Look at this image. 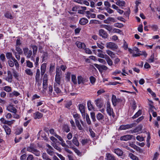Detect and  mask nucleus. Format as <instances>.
Wrapping results in <instances>:
<instances>
[{
  "label": "nucleus",
  "mask_w": 160,
  "mask_h": 160,
  "mask_svg": "<svg viewBox=\"0 0 160 160\" xmlns=\"http://www.w3.org/2000/svg\"><path fill=\"white\" fill-rule=\"evenodd\" d=\"M106 111L107 113L109 116H112L113 118H114L115 114L113 109L111 108L110 103L109 101L107 102V103Z\"/></svg>",
  "instance_id": "4"
},
{
  "label": "nucleus",
  "mask_w": 160,
  "mask_h": 160,
  "mask_svg": "<svg viewBox=\"0 0 160 160\" xmlns=\"http://www.w3.org/2000/svg\"><path fill=\"white\" fill-rule=\"evenodd\" d=\"M43 114L38 112H37L34 114V118L35 119L41 118Z\"/></svg>",
  "instance_id": "20"
},
{
  "label": "nucleus",
  "mask_w": 160,
  "mask_h": 160,
  "mask_svg": "<svg viewBox=\"0 0 160 160\" xmlns=\"http://www.w3.org/2000/svg\"><path fill=\"white\" fill-rule=\"evenodd\" d=\"M147 91L148 92L153 96L154 97H156V95L155 94V93H154L152 91L151 89L150 88H148L147 89Z\"/></svg>",
  "instance_id": "62"
},
{
  "label": "nucleus",
  "mask_w": 160,
  "mask_h": 160,
  "mask_svg": "<svg viewBox=\"0 0 160 160\" xmlns=\"http://www.w3.org/2000/svg\"><path fill=\"white\" fill-rule=\"evenodd\" d=\"M16 50L18 52L19 54H22V51L19 46H16Z\"/></svg>",
  "instance_id": "52"
},
{
  "label": "nucleus",
  "mask_w": 160,
  "mask_h": 160,
  "mask_svg": "<svg viewBox=\"0 0 160 160\" xmlns=\"http://www.w3.org/2000/svg\"><path fill=\"white\" fill-rule=\"evenodd\" d=\"M23 131V129L22 128H18L17 129L16 131L15 132V134L16 135H19Z\"/></svg>",
  "instance_id": "44"
},
{
  "label": "nucleus",
  "mask_w": 160,
  "mask_h": 160,
  "mask_svg": "<svg viewBox=\"0 0 160 160\" xmlns=\"http://www.w3.org/2000/svg\"><path fill=\"white\" fill-rule=\"evenodd\" d=\"M105 58L107 63L109 66H111L112 65V61L108 56L106 55Z\"/></svg>",
  "instance_id": "27"
},
{
  "label": "nucleus",
  "mask_w": 160,
  "mask_h": 160,
  "mask_svg": "<svg viewBox=\"0 0 160 160\" xmlns=\"http://www.w3.org/2000/svg\"><path fill=\"white\" fill-rule=\"evenodd\" d=\"M40 70L39 69H38L37 70L36 75L35 76V79H38L40 77Z\"/></svg>",
  "instance_id": "60"
},
{
  "label": "nucleus",
  "mask_w": 160,
  "mask_h": 160,
  "mask_svg": "<svg viewBox=\"0 0 160 160\" xmlns=\"http://www.w3.org/2000/svg\"><path fill=\"white\" fill-rule=\"evenodd\" d=\"M104 116L100 113H98L97 115V118L99 121L102 120L104 118Z\"/></svg>",
  "instance_id": "35"
},
{
  "label": "nucleus",
  "mask_w": 160,
  "mask_h": 160,
  "mask_svg": "<svg viewBox=\"0 0 160 160\" xmlns=\"http://www.w3.org/2000/svg\"><path fill=\"white\" fill-rule=\"evenodd\" d=\"M27 151L33 153L36 156L38 157L40 156V151L35 148L33 145L31 144L27 148Z\"/></svg>",
  "instance_id": "1"
},
{
  "label": "nucleus",
  "mask_w": 160,
  "mask_h": 160,
  "mask_svg": "<svg viewBox=\"0 0 160 160\" xmlns=\"http://www.w3.org/2000/svg\"><path fill=\"white\" fill-rule=\"evenodd\" d=\"M71 80L74 84H77L76 77L75 75L73 74L72 75Z\"/></svg>",
  "instance_id": "38"
},
{
  "label": "nucleus",
  "mask_w": 160,
  "mask_h": 160,
  "mask_svg": "<svg viewBox=\"0 0 160 160\" xmlns=\"http://www.w3.org/2000/svg\"><path fill=\"white\" fill-rule=\"evenodd\" d=\"M0 58L3 62H4L5 61L6 58L5 56L3 54H2L0 55Z\"/></svg>",
  "instance_id": "61"
},
{
  "label": "nucleus",
  "mask_w": 160,
  "mask_h": 160,
  "mask_svg": "<svg viewBox=\"0 0 160 160\" xmlns=\"http://www.w3.org/2000/svg\"><path fill=\"white\" fill-rule=\"evenodd\" d=\"M89 131L90 133L91 136L92 137H95V133L93 132L91 128H89Z\"/></svg>",
  "instance_id": "64"
},
{
  "label": "nucleus",
  "mask_w": 160,
  "mask_h": 160,
  "mask_svg": "<svg viewBox=\"0 0 160 160\" xmlns=\"http://www.w3.org/2000/svg\"><path fill=\"white\" fill-rule=\"evenodd\" d=\"M7 110L9 112L16 113L17 112V109L12 105H9L7 107Z\"/></svg>",
  "instance_id": "15"
},
{
  "label": "nucleus",
  "mask_w": 160,
  "mask_h": 160,
  "mask_svg": "<svg viewBox=\"0 0 160 160\" xmlns=\"http://www.w3.org/2000/svg\"><path fill=\"white\" fill-rule=\"evenodd\" d=\"M72 142L76 146L78 147L79 146V142L77 138L76 137H73Z\"/></svg>",
  "instance_id": "32"
},
{
  "label": "nucleus",
  "mask_w": 160,
  "mask_h": 160,
  "mask_svg": "<svg viewBox=\"0 0 160 160\" xmlns=\"http://www.w3.org/2000/svg\"><path fill=\"white\" fill-rule=\"evenodd\" d=\"M25 72L28 75L30 76H32L33 74V72L30 69H27L25 70Z\"/></svg>",
  "instance_id": "37"
},
{
  "label": "nucleus",
  "mask_w": 160,
  "mask_h": 160,
  "mask_svg": "<svg viewBox=\"0 0 160 160\" xmlns=\"http://www.w3.org/2000/svg\"><path fill=\"white\" fill-rule=\"evenodd\" d=\"M31 47L33 50V55H35L37 53L38 50V47L34 45H32L31 46Z\"/></svg>",
  "instance_id": "36"
},
{
  "label": "nucleus",
  "mask_w": 160,
  "mask_h": 160,
  "mask_svg": "<svg viewBox=\"0 0 160 160\" xmlns=\"http://www.w3.org/2000/svg\"><path fill=\"white\" fill-rule=\"evenodd\" d=\"M133 135H126L121 137L120 139L121 140L126 141L131 139Z\"/></svg>",
  "instance_id": "13"
},
{
  "label": "nucleus",
  "mask_w": 160,
  "mask_h": 160,
  "mask_svg": "<svg viewBox=\"0 0 160 160\" xmlns=\"http://www.w3.org/2000/svg\"><path fill=\"white\" fill-rule=\"evenodd\" d=\"M15 121L14 120H12L11 121H8L6 120V122L5 124H7L9 126H11L12 124Z\"/></svg>",
  "instance_id": "55"
},
{
  "label": "nucleus",
  "mask_w": 160,
  "mask_h": 160,
  "mask_svg": "<svg viewBox=\"0 0 160 160\" xmlns=\"http://www.w3.org/2000/svg\"><path fill=\"white\" fill-rule=\"evenodd\" d=\"M91 118L92 119L93 122H95L96 121L95 116V113L94 112H92L90 113Z\"/></svg>",
  "instance_id": "58"
},
{
  "label": "nucleus",
  "mask_w": 160,
  "mask_h": 160,
  "mask_svg": "<svg viewBox=\"0 0 160 160\" xmlns=\"http://www.w3.org/2000/svg\"><path fill=\"white\" fill-rule=\"evenodd\" d=\"M12 76L8 75V76L4 78V79L8 82H11L12 81Z\"/></svg>",
  "instance_id": "42"
},
{
  "label": "nucleus",
  "mask_w": 160,
  "mask_h": 160,
  "mask_svg": "<svg viewBox=\"0 0 160 160\" xmlns=\"http://www.w3.org/2000/svg\"><path fill=\"white\" fill-rule=\"evenodd\" d=\"M6 57L8 59H11L12 60V58H15L12 56V53L11 52H7L6 53Z\"/></svg>",
  "instance_id": "34"
},
{
  "label": "nucleus",
  "mask_w": 160,
  "mask_h": 160,
  "mask_svg": "<svg viewBox=\"0 0 160 160\" xmlns=\"http://www.w3.org/2000/svg\"><path fill=\"white\" fill-rule=\"evenodd\" d=\"M88 22V20L85 18H82L79 21V23L82 25H85Z\"/></svg>",
  "instance_id": "25"
},
{
  "label": "nucleus",
  "mask_w": 160,
  "mask_h": 160,
  "mask_svg": "<svg viewBox=\"0 0 160 160\" xmlns=\"http://www.w3.org/2000/svg\"><path fill=\"white\" fill-rule=\"evenodd\" d=\"M142 114V112L141 110H139L132 117V118L133 119H135L139 116H140Z\"/></svg>",
  "instance_id": "43"
},
{
  "label": "nucleus",
  "mask_w": 160,
  "mask_h": 160,
  "mask_svg": "<svg viewBox=\"0 0 160 160\" xmlns=\"http://www.w3.org/2000/svg\"><path fill=\"white\" fill-rule=\"evenodd\" d=\"M86 120L87 122V124L88 125H90L91 124V122L90 119L89 118V115L88 114H86Z\"/></svg>",
  "instance_id": "48"
},
{
  "label": "nucleus",
  "mask_w": 160,
  "mask_h": 160,
  "mask_svg": "<svg viewBox=\"0 0 160 160\" xmlns=\"http://www.w3.org/2000/svg\"><path fill=\"white\" fill-rule=\"evenodd\" d=\"M112 101L113 105L114 106H116L117 102H121L122 100L120 99H117L115 95H112Z\"/></svg>",
  "instance_id": "9"
},
{
  "label": "nucleus",
  "mask_w": 160,
  "mask_h": 160,
  "mask_svg": "<svg viewBox=\"0 0 160 160\" xmlns=\"http://www.w3.org/2000/svg\"><path fill=\"white\" fill-rule=\"evenodd\" d=\"M90 80L92 85H94L96 81L95 78L93 76H91L90 77Z\"/></svg>",
  "instance_id": "45"
},
{
  "label": "nucleus",
  "mask_w": 160,
  "mask_h": 160,
  "mask_svg": "<svg viewBox=\"0 0 160 160\" xmlns=\"http://www.w3.org/2000/svg\"><path fill=\"white\" fill-rule=\"evenodd\" d=\"M89 141V139H83L81 141V142L83 145H84L88 143Z\"/></svg>",
  "instance_id": "50"
},
{
  "label": "nucleus",
  "mask_w": 160,
  "mask_h": 160,
  "mask_svg": "<svg viewBox=\"0 0 160 160\" xmlns=\"http://www.w3.org/2000/svg\"><path fill=\"white\" fill-rule=\"evenodd\" d=\"M154 55H152L150 58L148 59V62L149 63H151L154 62Z\"/></svg>",
  "instance_id": "57"
},
{
  "label": "nucleus",
  "mask_w": 160,
  "mask_h": 160,
  "mask_svg": "<svg viewBox=\"0 0 160 160\" xmlns=\"http://www.w3.org/2000/svg\"><path fill=\"white\" fill-rule=\"evenodd\" d=\"M106 158L107 160H116L113 155L109 153L106 154Z\"/></svg>",
  "instance_id": "18"
},
{
  "label": "nucleus",
  "mask_w": 160,
  "mask_h": 160,
  "mask_svg": "<svg viewBox=\"0 0 160 160\" xmlns=\"http://www.w3.org/2000/svg\"><path fill=\"white\" fill-rule=\"evenodd\" d=\"M75 122L76 125V126L78 127V128L80 130H82V128L80 123L79 122L78 120H75Z\"/></svg>",
  "instance_id": "41"
},
{
  "label": "nucleus",
  "mask_w": 160,
  "mask_h": 160,
  "mask_svg": "<svg viewBox=\"0 0 160 160\" xmlns=\"http://www.w3.org/2000/svg\"><path fill=\"white\" fill-rule=\"evenodd\" d=\"M52 146L56 149L59 151L61 152V148L59 147L56 144L52 143Z\"/></svg>",
  "instance_id": "46"
},
{
  "label": "nucleus",
  "mask_w": 160,
  "mask_h": 160,
  "mask_svg": "<svg viewBox=\"0 0 160 160\" xmlns=\"http://www.w3.org/2000/svg\"><path fill=\"white\" fill-rule=\"evenodd\" d=\"M95 104L99 108H101L103 105V101L101 99H98L95 101Z\"/></svg>",
  "instance_id": "11"
},
{
  "label": "nucleus",
  "mask_w": 160,
  "mask_h": 160,
  "mask_svg": "<svg viewBox=\"0 0 160 160\" xmlns=\"http://www.w3.org/2000/svg\"><path fill=\"white\" fill-rule=\"evenodd\" d=\"M12 61L14 62L16 68L17 69H18L19 68V64L18 63V61L15 59L14 58H12Z\"/></svg>",
  "instance_id": "47"
},
{
  "label": "nucleus",
  "mask_w": 160,
  "mask_h": 160,
  "mask_svg": "<svg viewBox=\"0 0 160 160\" xmlns=\"http://www.w3.org/2000/svg\"><path fill=\"white\" fill-rule=\"evenodd\" d=\"M48 57V53L46 52H44L42 56V61L43 62L47 59Z\"/></svg>",
  "instance_id": "49"
},
{
  "label": "nucleus",
  "mask_w": 160,
  "mask_h": 160,
  "mask_svg": "<svg viewBox=\"0 0 160 160\" xmlns=\"http://www.w3.org/2000/svg\"><path fill=\"white\" fill-rule=\"evenodd\" d=\"M116 4L120 6H124L125 5V2L123 1L118 0L116 2Z\"/></svg>",
  "instance_id": "33"
},
{
  "label": "nucleus",
  "mask_w": 160,
  "mask_h": 160,
  "mask_svg": "<svg viewBox=\"0 0 160 160\" xmlns=\"http://www.w3.org/2000/svg\"><path fill=\"white\" fill-rule=\"evenodd\" d=\"M78 83L80 84L81 83H84L87 82V80L84 78H83L81 76H79L78 77Z\"/></svg>",
  "instance_id": "16"
},
{
  "label": "nucleus",
  "mask_w": 160,
  "mask_h": 160,
  "mask_svg": "<svg viewBox=\"0 0 160 160\" xmlns=\"http://www.w3.org/2000/svg\"><path fill=\"white\" fill-rule=\"evenodd\" d=\"M136 138L140 142L144 140V138L143 137H141L139 135L137 136Z\"/></svg>",
  "instance_id": "63"
},
{
  "label": "nucleus",
  "mask_w": 160,
  "mask_h": 160,
  "mask_svg": "<svg viewBox=\"0 0 160 160\" xmlns=\"http://www.w3.org/2000/svg\"><path fill=\"white\" fill-rule=\"evenodd\" d=\"M94 66L97 68L100 72H102L103 70L106 71L108 68L106 66L103 65H99L96 63L94 64Z\"/></svg>",
  "instance_id": "6"
},
{
  "label": "nucleus",
  "mask_w": 160,
  "mask_h": 160,
  "mask_svg": "<svg viewBox=\"0 0 160 160\" xmlns=\"http://www.w3.org/2000/svg\"><path fill=\"white\" fill-rule=\"evenodd\" d=\"M61 71L59 68H56V75L55 78V82L54 84H56L60 85L61 83Z\"/></svg>",
  "instance_id": "2"
},
{
  "label": "nucleus",
  "mask_w": 160,
  "mask_h": 160,
  "mask_svg": "<svg viewBox=\"0 0 160 160\" xmlns=\"http://www.w3.org/2000/svg\"><path fill=\"white\" fill-rule=\"evenodd\" d=\"M52 87L51 85H49L48 87V93L50 96L52 97H55L56 95L54 92H52Z\"/></svg>",
  "instance_id": "14"
},
{
  "label": "nucleus",
  "mask_w": 160,
  "mask_h": 160,
  "mask_svg": "<svg viewBox=\"0 0 160 160\" xmlns=\"http://www.w3.org/2000/svg\"><path fill=\"white\" fill-rule=\"evenodd\" d=\"M46 146L48 148L46 149L47 153L50 156H52L54 154L53 148L49 144H47Z\"/></svg>",
  "instance_id": "10"
},
{
  "label": "nucleus",
  "mask_w": 160,
  "mask_h": 160,
  "mask_svg": "<svg viewBox=\"0 0 160 160\" xmlns=\"http://www.w3.org/2000/svg\"><path fill=\"white\" fill-rule=\"evenodd\" d=\"M2 127L4 128L7 135H9L11 134V129L8 126L4 125Z\"/></svg>",
  "instance_id": "21"
},
{
  "label": "nucleus",
  "mask_w": 160,
  "mask_h": 160,
  "mask_svg": "<svg viewBox=\"0 0 160 160\" xmlns=\"http://www.w3.org/2000/svg\"><path fill=\"white\" fill-rule=\"evenodd\" d=\"M78 108L81 113L85 112V105L83 104H80L78 105Z\"/></svg>",
  "instance_id": "28"
},
{
  "label": "nucleus",
  "mask_w": 160,
  "mask_h": 160,
  "mask_svg": "<svg viewBox=\"0 0 160 160\" xmlns=\"http://www.w3.org/2000/svg\"><path fill=\"white\" fill-rule=\"evenodd\" d=\"M3 90L8 92H9L11 91V88L8 86H6L3 87Z\"/></svg>",
  "instance_id": "51"
},
{
  "label": "nucleus",
  "mask_w": 160,
  "mask_h": 160,
  "mask_svg": "<svg viewBox=\"0 0 160 160\" xmlns=\"http://www.w3.org/2000/svg\"><path fill=\"white\" fill-rule=\"evenodd\" d=\"M134 123H132L130 124H127L125 125H122L120 126L119 129L120 130H125L132 128L134 126Z\"/></svg>",
  "instance_id": "7"
},
{
  "label": "nucleus",
  "mask_w": 160,
  "mask_h": 160,
  "mask_svg": "<svg viewBox=\"0 0 160 160\" xmlns=\"http://www.w3.org/2000/svg\"><path fill=\"white\" fill-rule=\"evenodd\" d=\"M106 52L107 54L109 55L111 58H114L115 57V53L109 50H106Z\"/></svg>",
  "instance_id": "30"
},
{
  "label": "nucleus",
  "mask_w": 160,
  "mask_h": 160,
  "mask_svg": "<svg viewBox=\"0 0 160 160\" xmlns=\"http://www.w3.org/2000/svg\"><path fill=\"white\" fill-rule=\"evenodd\" d=\"M27 66L29 68H32L33 67L32 63L29 61H27Z\"/></svg>",
  "instance_id": "54"
},
{
  "label": "nucleus",
  "mask_w": 160,
  "mask_h": 160,
  "mask_svg": "<svg viewBox=\"0 0 160 160\" xmlns=\"http://www.w3.org/2000/svg\"><path fill=\"white\" fill-rule=\"evenodd\" d=\"M113 152L118 156H121L123 154V152L119 148L114 149Z\"/></svg>",
  "instance_id": "26"
},
{
  "label": "nucleus",
  "mask_w": 160,
  "mask_h": 160,
  "mask_svg": "<svg viewBox=\"0 0 160 160\" xmlns=\"http://www.w3.org/2000/svg\"><path fill=\"white\" fill-rule=\"evenodd\" d=\"M88 108L89 110H92L94 109L92 105L91 104L90 102H87Z\"/></svg>",
  "instance_id": "40"
},
{
  "label": "nucleus",
  "mask_w": 160,
  "mask_h": 160,
  "mask_svg": "<svg viewBox=\"0 0 160 160\" xmlns=\"http://www.w3.org/2000/svg\"><path fill=\"white\" fill-rule=\"evenodd\" d=\"M61 142L60 143V144H61V145L63 147H64V150L67 152L68 153H69V154H72V152L69 150L68 148V145L66 144L65 143L64 141L63 140L62 141H61Z\"/></svg>",
  "instance_id": "8"
},
{
  "label": "nucleus",
  "mask_w": 160,
  "mask_h": 160,
  "mask_svg": "<svg viewBox=\"0 0 160 160\" xmlns=\"http://www.w3.org/2000/svg\"><path fill=\"white\" fill-rule=\"evenodd\" d=\"M142 125H140L135 128L132 131L131 133H136L141 132L142 130Z\"/></svg>",
  "instance_id": "23"
},
{
  "label": "nucleus",
  "mask_w": 160,
  "mask_h": 160,
  "mask_svg": "<svg viewBox=\"0 0 160 160\" xmlns=\"http://www.w3.org/2000/svg\"><path fill=\"white\" fill-rule=\"evenodd\" d=\"M42 85L43 88L46 90L47 88L48 85V79L45 77H43V78Z\"/></svg>",
  "instance_id": "19"
},
{
  "label": "nucleus",
  "mask_w": 160,
  "mask_h": 160,
  "mask_svg": "<svg viewBox=\"0 0 160 160\" xmlns=\"http://www.w3.org/2000/svg\"><path fill=\"white\" fill-rule=\"evenodd\" d=\"M63 129L65 132H68L70 130L68 126L67 125H64L63 128Z\"/></svg>",
  "instance_id": "53"
},
{
  "label": "nucleus",
  "mask_w": 160,
  "mask_h": 160,
  "mask_svg": "<svg viewBox=\"0 0 160 160\" xmlns=\"http://www.w3.org/2000/svg\"><path fill=\"white\" fill-rule=\"evenodd\" d=\"M8 63L11 67H13L14 66V62L12 60H9L8 61Z\"/></svg>",
  "instance_id": "56"
},
{
  "label": "nucleus",
  "mask_w": 160,
  "mask_h": 160,
  "mask_svg": "<svg viewBox=\"0 0 160 160\" xmlns=\"http://www.w3.org/2000/svg\"><path fill=\"white\" fill-rule=\"evenodd\" d=\"M102 27L105 28L109 32H112V27L108 25L104 24L102 25Z\"/></svg>",
  "instance_id": "29"
},
{
  "label": "nucleus",
  "mask_w": 160,
  "mask_h": 160,
  "mask_svg": "<svg viewBox=\"0 0 160 160\" xmlns=\"http://www.w3.org/2000/svg\"><path fill=\"white\" fill-rule=\"evenodd\" d=\"M60 85H57V84H54V91L57 94H60L62 92L61 90L59 88Z\"/></svg>",
  "instance_id": "17"
},
{
  "label": "nucleus",
  "mask_w": 160,
  "mask_h": 160,
  "mask_svg": "<svg viewBox=\"0 0 160 160\" xmlns=\"http://www.w3.org/2000/svg\"><path fill=\"white\" fill-rule=\"evenodd\" d=\"M75 43L77 46L79 48H84L86 46L84 43L79 41H77Z\"/></svg>",
  "instance_id": "22"
},
{
  "label": "nucleus",
  "mask_w": 160,
  "mask_h": 160,
  "mask_svg": "<svg viewBox=\"0 0 160 160\" xmlns=\"http://www.w3.org/2000/svg\"><path fill=\"white\" fill-rule=\"evenodd\" d=\"M5 17L9 19H13V17L12 15H11L10 12H9L7 11L4 14Z\"/></svg>",
  "instance_id": "31"
},
{
  "label": "nucleus",
  "mask_w": 160,
  "mask_h": 160,
  "mask_svg": "<svg viewBox=\"0 0 160 160\" xmlns=\"http://www.w3.org/2000/svg\"><path fill=\"white\" fill-rule=\"evenodd\" d=\"M23 50L24 54L27 58H31L32 60L35 61L34 57L32 56V53L31 50H29L28 48H24Z\"/></svg>",
  "instance_id": "3"
},
{
  "label": "nucleus",
  "mask_w": 160,
  "mask_h": 160,
  "mask_svg": "<svg viewBox=\"0 0 160 160\" xmlns=\"http://www.w3.org/2000/svg\"><path fill=\"white\" fill-rule=\"evenodd\" d=\"M98 33L99 35L103 38H106L108 37V34L107 32L103 29L99 30Z\"/></svg>",
  "instance_id": "12"
},
{
  "label": "nucleus",
  "mask_w": 160,
  "mask_h": 160,
  "mask_svg": "<svg viewBox=\"0 0 160 160\" xmlns=\"http://www.w3.org/2000/svg\"><path fill=\"white\" fill-rule=\"evenodd\" d=\"M129 156L133 160H139L138 158L136 156L132 153L129 154Z\"/></svg>",
  "instance_id": "39"
},
{
  "label": "nucleus",
  "mask_w": 160,
  "mask_h": 160,
  "mask_svg": "<svg viewBox=\"0 0 160 160\" xmlns=\"http://www.w3.org/2000/svg\"><path fill=\"white\" fill-rule=\"evenodd\" d=\"M106 47L112 50H115L118 48V46L116 43L111 42H107L106 44Z\"/></svg>",
  "instance_id": "5"
},
{
  "label": "nucleus",
  "mask_w": 160,
  "mask_h": 160,
  "mask_svg": "<svg viewBox=\"0 0 160 160\" xmlns=\"http://www.w3.org/2000/svg\"><path fill=\"white\" fill-rule=\"evenodd\" d=\"M152 29L154 31H157L158 29V26L156 25H153L150 26Z\"/></svg>",
  "instance_id": "59"
},
{
  "label": "nucleus",
  "mask_w": 160,
  "mask_h": 160,
  "mask_svg": "<svg viewBox=\"0 0 160 160\" xmlns=\"http://www.w3.org/2000/svg\"><path fill=\"white\" fill-rule=\"evenodd\" d=\"M46 64L44 63L42 64L41 67V74L42 75H43L45 73L46 71Z\"/></svg>",
  "instance_id": "24"
}]
</instances>
